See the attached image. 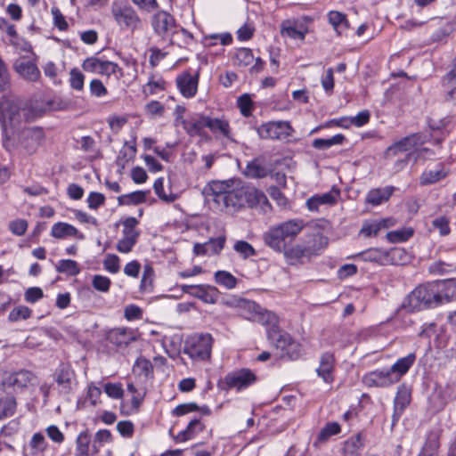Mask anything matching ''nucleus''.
<instances>
[{
	"label": "nucleus",
	"mask_w": 456,
	"mask_h": 456,
	"mask_svg": "<svg viewBox=\"0 0 456 456\" xmlns=\"http://www.w3.org/2000/svg\"><path fill=\"white\" fill-rule=\"evenodd\" d=\"M28 110L22 107L18 99L3 96L0 99V124L2 128L3 146L12 151L16 147L15 134L22 122L29 120Z\"/></svg>",
	"instance_id": "1"
},
{
	"label": "nucleus",
	"mask_w": 456,
	"mask_h": 456,
	"mask_svg": "<svg viewBox=\"0 0 456 456\" xmlns=\"http://www.w3.org/2000/svg\"><path fill=\"white\" fill-rule=\"evenodd\" d=\"M209 189L213 200L224 208L238 210L245 207V185L240 180L213 182Z\"/></svg>",
	"instance_id": "2"
},
{
	"label": "nucleus",
	"mask_w": 456,
	"mask_h": 456,
	"mask_svg": "<svg viewBox=\"0 0 456 456\" xmlns=\"http://www.w3.org/2000/svg\"><path fill=\"white\" fill-rule=\"evenodd\" d=\"M305 222L296 218L273 226L264 235L265 243L275 251L281 252L303 230Z\"/></svg>",
	"instance_id": "3"
},
{
	"label": "nucleus",
	"mask_w": 456,
	"mask_h": 456,
	"mask_svg": "<svg viewBox=\"0 0 456 456\" xmlns=\"http://www.w3.org/2000/svg\"><path fill=\"white\" fill-rule=\"evenodd\" d=\"M408 306L411 311L433 308L441 305L436 282H427L415 288L408 296Z\"/></svg>",
	"instance_id": "4"
},
{
	"label": "nucleus",
	"mask_w": 456,
	"mask_h": 456,
	"mask_svg": "<svg viewBox=\"0 0 456 456\" xmlns=\"http://www.w3.org/2000/svg\"><path fill=\"white\" fill-rule=\"evenodd\" d=\"M111 15L118 27L123 31L134 33L142 28V21L136 10L128 4L114 3Z\"/></svg>",
	"instance_id": "5"
},
{
	"label": "nucleus",
	"mask_w": 456,
	"mask_h": 456,
	"mask_svg": "<svg viewBox=\"0 0 456 456\" xmlns=\"http://www.w3.org/2000/svg\"><path fill=\"white\" fill-rule=\"evenodd\" d=\"M213 341L209 333L193 334L185 341L184 353L193 361H207L211 356Z\"/></svg>",
	"instance_id": "6"
},
{
	"label": "nucleus",
	"mask_w": 456,
	"mask_h": 456,
	"mask_svg": "<svg viewBox=\"0 0 456 456\" xmlns=\"http://www.w3.org/2000/svg\"><path fill=\"white\" fill-rule=\"evenodd\" d=\"M257 381L256 375L249 369L242 368L227 373L220 383L224 390L243 391Z\"/></svg>",
	"instance_id": "7"
},
{
	"label": "nucleus",
	"mask_w": 456,
	"mask_h": 456,
	"mask_svg": "<svg viewBox=\"0 0 456 456\" xmlns=\"http://www.w3.org/2000/svg\"><path fill=\"white\" fill-rule=\"evenodd\" d=\"M84 71L110 77L111 75L118 78L123 77V69L118 63L103 60L97 56L87 57L81 64Z\"/></svg>",
	"instance_id": "8"
},
{
	"label": "nucleus",
	"mask_w": 456,
	"mask_h": 456,
	"mask_svg": "<svg viewBox=\"0 0 456 456\" xmlns=\"http://www.w3.org/2000/svg\"><path fill=\"white\" fill-rule=\"evenodd\" d=\"M261 139L283 140L292 135L294 129L289 121H269L256 128Z\"/></svg>",
	"instance_id": "9"
},
{
	"label": "nucleus",
	"mask_w": 456,
	"mask_h": 456,
	"mask_svg": "<svg viewBox=\"0 0 456 456\" xmlns=\"http://www.w3.org/2000/svg\"><path fill=\"white\" fill-rule=\"evenodd\" d=\"M312 20L308 17L285 20L281 24V35L294 40L304 41L308 34V23Z\"/></svg>",
	"instance_id": "10"
},
{
	"label": "nucleus",
	"mask_w": 456,
	"mask_h": 456,
	"mask_svg": "<svg viewBox=\"0 0 456 456\" xmlns=\"http://www.w3.org/2000/svg\"><path fill=\"white\" fill-rule=\"evenodd\" d=\"M182 289L183 292L190 294L191 297L206 304H216L220 296V292L216 287L207 284L183 285Z\"/></svg>",
	"instance_id": "11"
},
{
	"label": "nucleus",
	"mask_w": 456,
	"mask_h": 456,
	"mask_svg": "<svg viewBox=\"0 0 456 456\" xmlns=\"http://www.w3.org/2000/svg\"><path fill=\"white\" fill-rule=\"evenodd\" d=\"M362 383L367 387H387L397 383V378L388 370H375L362 377Z\"/></svg>",
	"instance_id": "12"
},
{
	"label": "nucleus",
	"mask_w": 456,
	"mask_h": 456,
	"mask_svg": "<svg viewBox=\"0 0 456 456\" xmlns=\"http://www.w3.org/2000/svg\"><path fill=\"white\" fill-rule=\"evenodd\" d=\"M106 338L116 347L126 348L137 339V333L127 327L114 328L107 333Z\"/></svg>",
	"instance_id": "13"
},
{
	"label": "nucleus",
	"mask_w": 456,
	"mask_h": 456,
	"mask_svg": "<svg viewBox=\"0 0 456 456\" xmlns=\"http://www.w3.org/2000/svg\"><path fill=\"white\" fill-rule=\"evenodd\" d=\"M36 379L34 373L28 370L7 372L3 377V386L8 388H24L30 385Z\"/></svg>",
	"instance_id": "14"
},
{
	"label": "nucleus",
	"mask_w": 456,
	"mask_h": 456,
	"mask_svg": "<svg viewBox=\"0 0 456 456\" xmlns=\"http://www.w3.org/2000/svg\"><path fill=\"white\" fill-rule=\"evenodd\" d=\"M13 69L22 78L30 82H36L40 78L41 73L35 61L22 56L13 62Z\"/></svg>",
	"instance_id": "15"
},
{
	"label": "nucleus",
	"mask_w": 456,
	"mask_h": 456,
	"mask_svg": "<svg viewBox=\"0 0 456 456\" xmlns=\"http://www.w3.org/2000/svg\"><path fill=\"white\" fill-rule=\"evenodd\" d=\"M75 371L68 363H61L54 372V380L59 389L63 394H69L72 390L75 381Z\"/></svg>",
	"instance_id": "16"
},
{
	"label": "nucleus",
	"mask_w": 456,
	"mask_h": 456,
	"mask_svg": "<svg viewBox=\"0 0 456 456\" xmlns=\"http://www.w3.org/2000/svg\"><path fill=\"white\" fill-rule=\"evenodd\" d=\"M154 31L162 37H168L175 30V21L172 15L166 12H159L152 19Z\"/></svg>",
	"instance_id": "17"
},
{
	"label": "nucleus",
	"mask_w": 456,
	"mask_h": 456,
	"mask_svg": "<svg viewBox=\"0 0 456 456\" xmlns=\"http://www.w3.org/2000/svg\"><path fill=\"white\" fill-rule=\"evenodd\" d=\"M176 86L181 94L185 98H192L198 91L199 76L190 72H183L176 77Z\"/></svg>",
	"instance_id": "18"
},
{
	"label": "nucleus",
	"mask_w": 456,
	"mask_h": 456,
	"mask_svg": "<svg viewBox=\"0 0 456 456\" xmlns=\"http://www.w3.org/2000/svg\"><path fill=\"white\" fill-rule=\"evenodd\" d=\"M366 442V435L361 431L349 436L342 444L341 453L343 456H360Z\"/></svg>",
	"instance_id": "19"
},
{
	"label": "nucleus",
	"mask_w": 456,
	"mask_h": 456,
	"mask_svg": "<svg viewBox=\"0 0 456 456\" xmlns=\"http://www.w3.org/2000/svg\"><path fill=\"white\" fill-rule=\"evenodd\" d=\"M51 236L57 240H65L68 238H75L79 240H85V235L74 225L65 223L57 222L51 228Z\"/></svg>",
	"instance_id": "20"
},
{
	"label": "nucleus",
	"mask_w": 456,
	"mask_h": 456,
	"mask_svg": "<svg viewBox=\"0 0 456 456\" xmlns=\"http://www.w3.org/2000/svg\"><path fill=\"white\" fill-rule=\"evenodd\" d=\"M245 206L248 205L250 208L259 207L264 211H267L271 208V204L268 201L266 195L260 190L245 185Z\"/></svg>",
	"instance_id": "21"
},
{
	"label": "nucleus",
	"mask_w": 456,
	"mask_h": 456,
	"mask_svg": "<svg viewBox=\"0 0 456 456\" xmlns=\"http://www.w3.org/2000/svg\"><path fill=\"white\" fill-rule=\"evenodd\" d=\"M335 357L331 353H324L321 356L320 365L316 370L317 375L327 384L334 381Z\"/></svg>",
	"instance_id": "22"
},
{
	"label": "nucleus",
	"mask_w": 456,
	"mask_h": 456,
	"mask_svg": "<svg viewBox=\"0 0 456 456\" xmlns=\"http://www.w3.org/2000/svg\"><path fill=\"white\" fill-rule=\"evenodd\" d=\"M449 174V170L443 163L436 165L434 169H425L419 176V184L428 186L434 184L444 179Z\"/></svg>",
	"instance_id": "23"
},
{
	"label": "nucleus",
	"mask_w": 456,
	"mask_h": 456,
	"mask_svg": "<svg viewBox=\"0 0 456 456\" xmlns=\"http://www.w3.org/2000/svg\"><path fill=\"white\" fill-rule=\"evenodd\" d=\"M419 136L411 134L402 138L398 142L390 145L385 151L386 158H393L399 152H405L412 150L418 144Z\"/></svg>",
	"instance_id": "24"
},
{
	"label": "nucleus",
	"mask_w": 456,
	"mask_h": 456,
	"mask_svg": "<svg viewBox=\"0 0 456 456\" xmlns=\"http://www.w3.org/2000/svg\"><path fill=\"white\" fill-rule=\"evenodd\" d=\"M99 449L95 443L91 446V435L87 430L78 434L76 439L75 456H89L91 453H97Z\"/></svg>",
	"instance_id": "25"
},
{
	"label": "nucleus",
	"mask_w": 456,
	"mask_h": 456,
	"mask_svg": "<svg viewBox=\"0 0 456 456\" xmlns=\"http://www.w3.org/2000/svg\"><path fill=\"white\" fill-rule=\"evenodd\" d=\"M183 126L190 136H202L207 128V116L196 115L183 121Z\"/></svg>",
	"instance_id": "26"
},
{
	"label": "nucleus",
	"mask_w": 456,
	"mask_h": 456,
	"mask_svg": "<svg viewBox=\"0 0 456 456\" xmlns=\"http://www.w3.org/2000/svg\"><path fill=\"white\" fill-rule=\"evenodd\" d=\"M395 191V187L391 185L384 188H373L368 191L365 202L371 206H379L388 201Z\"/></svg>",
	"instance_id": "27"
},
{
	"label": "nucleus",
	"mask_w": 456,
	"mask_h": 456,
	"mask_svg": "<svg viewBox=\"0 0 456 456\" xmlns=\"http://www.w3.org/2000/svg\"><path fill=\"white\" fill-rule=\"evenodd\" d=\"M207 128L216 136H222L227 140L233 141L229 122L224 118L207 116Z\"/></svg>",
	"instance_id": "28"
},
{
	"label": "nucleus",
	"mask_w": 456,
	"mask_h": 456,
	"mask_svg": "<svg viewBox=\"0 0 456 456\" xmlns=\"http://www.w3.org/2000/svg\"><path fill=\"white\" fill-rule=\"evenodd\" d=\"M441 305L456 299V279L436 281Z\"/></svg>",
	"instance_id": "29"
},
{
	"label": "nucleus",
	"mask_w": 456,
	"mask_h": 456,
	"mask_svg": "<svg viewBox=\"0 0 456 456\" xmlns=\"http://www.w3.org/2000/svg\"><path fill=\"white\" fill-rule=\"evenodd\" d=\"M244 174L246 176L253 179L264 178L268 175V168L265 165V158L258 156L248 162Z\"/></svg>",
	"instance_id": "30"
},
{
	"label": "nucleus",
	"mask_w": 456,
	"mask_h": 456,
	"mask_svg": "<svg viewBox=\"0 0 456 456\" xmlns=\"http://www.w3.org/2000/svg\"><path fill=\"white\" fill-rule=\"evenodd\" d=\"M338 196V191L314 195L306 200V207L312 212L318 211L321 205L332 206L336 204Z\"/></svg>",
	"instance_id": "31"
},
{
	"label": "nucleus",
	"mask_w": 456,
	"mask_h": 456,
	"mask_svg": "<svg viewBox=\"0 0 456 456\" xmlns=\"http://www.w3.org/2000/svg\"><path fill=\"white\" fill-rule=\"evenodd\" d=\"M390 219H379L372 221H364L360 230V235L370 238L375 237L381 230L387 229L390 226Z\"/></svg>",
	"instance_id": "32"
},
{
	"label": "nucleus",
	"mask_w": 456,
	"mask_h": 456,
	"mask_svg": "<svg viewBox=\"0 0 456 456\" xmlns=\"http://www.w3.org/2000/svg\"><path fill=\"white\" fill-rule=\"evenodd\" d=\"M416 354L410 353L404 357L399 358L389 369L391 373H394L397 378V382L401 378L405 375L416 361Z\"/></svg>",
	"instance_id": "33"
},
{
	"label": "nucleus",
	"mask_w": 456,
	"mask_h": 456,
	"mask_svg": "<svg viewBox=\"0 0 456 456\" xmlns=\"http://www.w3.org/2000/svg\"><path fill=\"white\" fill-rule=\"evenodd\" d=\"M204 429L205 424L200 419H193L189 422L186 428L177 435L175 439L180 443L191 440Z\"/></svg>",
	"instance_id": "34"
},
{
	"label": "nucleus",
	"mask_w": 456,
	"mask_h": 456,
	"mask_svg": "<svg viewBox=\"0 0 456 456\" xmlns=\"http://www.w3.org/2000/svg\"><path fill=\"white\" fill-rule=\"evenodd\" d=\"M253 322L265 326L267 333L269 330L279 327V317L273 312L263 307L258 314L253 317Z\"/></svg>",
	"instance_id": "35"
},
{
	"label": "nucleus",
	"mask_w": 456,
	"mask_h": 456,
	"mask_svg": "<svg viewBox=\"0 0 456 456\" xmlns=\"http://www.w3.org/2000/svg\"><path fill=\"white\" fill-rule=\"evenodd\" d=\"M329 23L338 35H341L349 27V21L346 15L338 11H330L327 14Z\"/></svg>",
	"instance_id": "36"
},
{
	"label": "nucleus",
	"mask_w": 456,
	"mask_h": 456,
	"mask_svg": "<svg viewBox=\"0 0 456 456\" xmlns=\"http://www.w3.org/2000/svg\"><path fill=\"white\" fill-rule=\"evenodd\" d=\"M267 337L276 348L281 351L289 346L290 341L293 339L288 332L281 330L280 327L269 330Z\"/></svg>",
	"instance_id": "37"
},
{
	"label": "nucleus",
	"mask_w": 456,
	"mask_h": 456,
	"mask_svg": "<svg viewBox=\"0 0 456 456\" xmlns=\"http://www.w3.org/2000/svg\"><path fill=\"white\" fill-rule=\"evenodd\" d=\"M411 402V393L409 389L402 386L398 388L394 400V415L398 417L403 413Z\"/></svg>",
	"instance_id": "38"
},
{
	"label": "nucleus",
	"mask_w": 456,
	"mask_h": 456,
	"mask_svg": "<svg viewBox=\"0 0 456 456\" xmlns=\"http://www.w3.org/2000/svg\"><path fill=\"white\" fill-rule=\"evenodd\" d=\"M361 257L366 262H374L380 265H384L387 261V254L386 251L379 248H369L359 254L349 256L348 258Z\"/></svg>",
	"instance_id": "39"
},
{
	"label": "nucleus",
	"mask_w": 456,
	"mask_h": 456,
	"mask_svg": "<svg viewBox=\"0 0 456 456\" xmlns=\"http://www.w3.org/2000/svg\"><path fill=\"white\" fill-rule=\"evenodd\" d=\"M282 252H284V256L290 265H294L297 262H299L303 257L314 253L309 247L301 245H296L290 248H286Z\"/></svg>",
	"instance_id": "40"
},
{
	"label": "nucleus",
	"mask_w": 456,
	"mask_h": 456,
	"mask_svg": "<svg viewBox=\"0 0 456 456\" xmlns=\"http://www.w3.org/2000/svg\"><path fill=\"white\" fill-rule=\"evenodd\" d=\"M139 222L135 217H126L123 222L122 238L137 243L140 232L136 229Z\"/></svg>",
	"instance_id": "41"
},
{
	"label": "nucleus",
	"mask_w": 456,
	"mask_h": 456,
	"mask_svg": "<svg viewBox=\"0 0 456 456\" xmlns=\"http://www.w3.org/2000/svg\"><path fill=\"white\" fill-rule=\"evenodd\" d=\"M439 435L437 432H429L426 443L418 456H439Z\"/></svg>",
	"instance_id": "42"
},
{
	"label": "nucleus",
	"mask_w": 456,
	"mask_h": 456,
	"mask_svg": "<svg viewBox=\"0 0 456 456\" xmlns=\"http://www.w3.org/2000/svg\"><path fill=\"white\" fill-rule=\"evenodd\" d=\"M255 56L252 50L245 47L236 49L233 56L232 57L233 65L241 68L253 64Z\"/></svg>",
	"instance_id": "43"
},
{
	"label": "nucleus",
	"mask_w": 456,
	"mask_h": 456,
	"mask_svg": "<svg viewBox=\"0 0 456 456\" xmlns=\"http://www.w3.org/2000/svg\"><path fill=\"white\" fill-rule=\"evenodd\" d=\"M29 447L33 456H43L45 452L49 448V444L45 436L40 433H35L30 441Z\"/></svg>",
	"instance_id": "44"
},
{
	"label": "nucleus",
	"mask_w": 456,
	"mask_h": 456,
	"mask_svg": "<svg viewBox=\"0 0 456 456\" xmlns=\"http://www.w3.org/2000/svg\"><path fill=\"white\" fill-rule=\"evenodd\" d=\"M341 432V427L338 422H328L319 432L314 445L323 444L333 436Z\"/></svg>",
	"instance_id": "45"
},
{
	"label": "nucleus",
	"mask_w": 456,
	"mask_h": 456,
	"mask_svg": "<svg viewBox=\"0 0 456 456\" xmlns=\"http://www.w3.org/2000/svg\"><path fill=\"white\" fill-rule=\"evenodd\" d=\"M346 137L342 134H337L330 138H317L313 141V147L316 150H327L334 145H342Z\"/></svg>",
	"instance_id": "46"
},
{
	"label": "nucleus",
	"mask_w": 456,
	"mask_h": 456,
	"mask_svg": "<svg viewBox=\"0 0 456 456\" xmlns=\"http://www.w3.org/2000/svg\"><path fill=\"white\" fill-rule=\"evenodd\" d=\"M214 280L216 284L226 289H233L238 283V280L227 271H216L214 274Z\"/></svg>",
	"instance_id": "47"
},
{
	"label": "nucleus",
	"mask_w": 456,
	"mask_h": 456,
	"mask_svg": "<svg viewBox=\"0 0 456 456\" xmlns=\"http://www.w3.org/2000/svg\"><path fill=\"white\" fill-rule=\"evenodd\" d=\"M56 271L60 273L76 276L80 273L81 269L78 263L75 260L61 259L56 265Z\"/></svg>",
	"instance_id": "48"
},
{
	"label": "nucleus",
	"mask_w": 456,
	"mask_h": 456,
	"mask_svg": "<svg viewBox=\"0 0 456 456\" xmlns=\"http://www.w3.org/2000/svg\"><path fill=\"white\" fill-rule=\"evenodd\" d=\"M165 90V81L162 77L151 76L148 82L142 87V93L145 96L157 94Z\"/></svg>",
	"instance_id": "49"
},
{
	"label": "nucleus",
	"mask_w": 456,
	"mask_h": 456,
	"mask_svg": "<svg viewBox=\"0 0 456 456\" xmlns=\"http://www.w3.org/2000/svg\"><path fill=\"white\" fill-rule=\"evenodd\" d=\"M146 200V194L142 191H135L118 198V205H138Z\"/></svg>",
	"instance_id": "50"
},
{
	"label": "nucleus",
	"mask_w": 456,
	"mask_h": 456,
	"mask_svg": "<svg viewBox=\"0 0 456 456\" xmlns=\"http://www.w3.org/2000/svg\"><path fill=\"white\" fill-rule=\"evenodd\" d=\"M241 315L248 321L253 322V317L258 314L262 306L254 301L243 300L240 305Z\"/></svg>",
	"instance_id": "51"
},
{
	"label": "nucleus",
	"mask_w": 456,
	"mask_h": 456,
	"mask_svg": "<svg viewBox=\"0 0 456 456\" xmlns=\"http://www.w3.org/2000/svg\"><path fill=\"white\" fill-rule=\"evenodd\" d=\"M85 75L81 70L73 68L69 71V84L71 89L81 92L84 90Z\"/></svg>",
	"instance_id": "52"
},
{
	"label": "nucleus",
	"mask_w": 456,
	"mask_h": 456,
	"mask_svg": "<svg viewBox=\"0 0 456 456\" xmlns=\"http://www.w3.org/2000/svg\"><path fill=\"white\" fill-rule=\"evenodd\" d=\"M136 154V145L134 142L129 143L126 142L124 147L120 150L118 161L119 164L122 165V167H125V165L129 161L132 160Z\"/></svg>",
	"instance_id": "53"
},
{
	"label": "nucleus",
	"mask_w": 456,
	"mask_h": 456,
	"mask_svg": "<svg viewBox=\"0 0 456 456\" xmlns=\"http://www.w3.org/2000/svg\"><path fill=\"white\" fill-rule=\"evenodd\" d=\"M16 411V401L13 397L0 399V419L11 417Z\"/></svg>",
	"instance_id": "54"
},
{
	"label": "nucleus",
	"mask_w": 456,
	"mask_h": 456,
	"mask_svg": "<svg viewBox=\"0 0 456 456\" xmlns=\"http://www.w3.org/2000/svg\"><path fill=\"white\" fill-rule=\"evenodd\" d=\"M233 249L244 259L256 255V250L246 240H237L233 245Z\"/></svg>",
	"instance_id": "55"
},
{
	"label": "nucleus",
	"mask_w": 456,
	"mask_h": 456,
	"mask_svg": "<svg viewBox=\"0 0 456 456\" xmlns=\"http://www.w3.org/2000/svg\"><path fill=\"white\" fill-rule=\"evenodd\" d=\"M32 310L25 305L14 307L8 315L10 322H18L20 320H27L31 317Z\"/></svg>",
	"instance_id": "56"
},
{
	"label": "nucleus",
	"mask_w": 456,
	"mask_h": 456,
	"mask_svg": "<svg viewBox=\"0 0 456 456\" xmlns=\"http://www.w3.org/2000/svg\"><path fill=\"white\" fill-rule=\"evenodd\" d=\"M154 277L153 268L147 265L143 268V273L140 283V289L142 292H149L151 290Z\"/></svg>",
	"instance_id": "57"
},
{
	"label": "nucleus",
	"mask_w": 456,
	"mask_h": 456,
	"mask_svg": "<svg viewBox=\"0 0 456 456\" xmlns=\"http://www.w3.org/2000/svg\"><path fill=\"white\" fill-rule=\"evenodd\" d=\"M92 286L97 291H100L102 293H107L110 291V289L111 286V281L107 276L101 275V274H95L93 276V279H92Z\"/></svg>",
	"instance_id": "58"
},
{
	"label": "nucleus",
	"mask_w": 456,
	"mask_h": 456,
	"mask_svg": "<svg viewBox=\"0 0 456 456\" xmlns=\"http://www.w3.org/2000/svg\"><path fill=\"white\" fill-rule=\"evenodd\" d=\"M155 194L166 202H173L176 200V196L173 193H166L164 190V178L159 177L155 180L153 184Z\"/></svg>",
	"instance_id": "59"
},
{
	"label": "nucleus",
	"mask_w": 456,
	"mask_h": 456,
	"mask_svg": "<svg viewBox=\"0 0 456 456\" xmlns=\"http://www.w3.org/2000/svg\"><path fill=\"white\" fill-rule=\"evenodd\" d=\"M387 254L393 265H404L409 259L407 252L401 248H392Z\"/></svg>",
	"instance_id": "60"
},
{
	"label": "nucleus",
	"mask_w": 456,
	"mask_h": 456,
	"mask_svg": "<svg viewBox=\"0 0 456 456\" xmlns=\"http://www.w3.org/2000/svg\"><path fill=\"white\" fill-rule=\"evenodd\" d=\"M226 239L224 236H219L217 238H211L206 243L208 256H214L219 254L224 247Z\"/></svg>",
	"instance_id": "61"
},
{
	"label": "nucleus",
	"mask_w": 456,
	"mask_h": 456,
	"mask_svg": "<svg viewBox=\"0 0 456 456\" xmlns=\"http://www.w3.org/2000/svg\"><path fill=\"white\" fill-rule=\"evenodd\" d=\"M103 268L110 273H118L120 270V259L115 254H107L103 260Z\"/></svg>",
	"instance_id": "62"
},
{
	"label": "nucleus",
	"mask_w": 456,
	"mask_h": 456,
	"mask_svg": "<svg viewBox=\"0 0 456 456\" xmlns=\"http://www.w3.org/2000/svg\"><path fill=\"white\" fill-rule=\"evenodd\" d=\"M434 229L438 230L441 236H446L451 232L450 220L445 216H441L432 221Z\"/></svg>",
	"instance_id": "63"
},
{
	"label": "nucleus",
	"mask_w": 456,
	"mask_h": 456,
	"mask_svg": "<svg viewBox=\"0 0 456 456\" xmlns=\"http://www.w3.org/2000/svg\"><path fill=\"white\" fill-rule=\"evenodd\" d=\"M134 368L139 375L148 378L153 373V365L151 362L146 358L140 357L135 361Z\"/></svg>",
	"instance_id": "64"
}]
</instances>
